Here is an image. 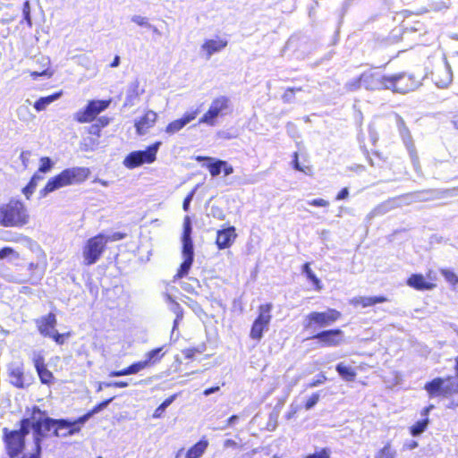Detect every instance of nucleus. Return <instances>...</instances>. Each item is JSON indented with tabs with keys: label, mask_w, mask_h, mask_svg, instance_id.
<instances>
[{
	"label": "nucleus",
	"mask_w": 458,
	"mask_h": 458,
	"mask_svg": "<svg viewBox=\"0 0 458 458\" xmlns=\"http://www.w3.org/2000/svg\"><path fill=\"white\" fill-rule=\"evenodd\" d=\"M28 417L21 419L19 428L2 429V440L9 458H40L41 442L45 433L39 420V407L27 409Z\"/></svg>",
	"instance_id": "obj_1"
},
{
	"label": "nucleus",
	"mask_w": 458,
	"mask_h": 458,
	"mask_svg": "<svg viewBox=\"0 0 458 458\" xmlns=\"http://www.w3.org/2000/svg\"><path fill=\"white\" fill-rule=\"evenodd\" d=\"M31 221L28 206L19 199H10L0 204V228L21 229Z\"/></svg>",
	"instance_id": "obj_2"
},
{
	"label": "nucleus",
	"mask_w": 458,
	"mask_h": 458,
	"mask_svg": "<svg viewBox=\"0 0 458 458\" xmlns=\"http://www.w3.org/2000/svg\"><path fill=\"white\" fill-rule=\"evenodd\" d=\"M90 175L88 167L74 166L64 169L56 175L51 177L40 190V197H46L49 193L70 185L81 184Z\"/></svg>",
	"instance_id": "obj_3"
},
{
	"label": "nucleus",
	"mask_w": 458,
	"mask_h": 458,
	"mask_svg": "<svg viewBox=\"0 0 458 458\" xmlns=\"http://www.w3.org/2000/svg\"><path fill=\"white\" fill-rule=\"evenodd\" d=\"M39 420L42 431H49L53 429V435L57 437H66L77 434L81 429V425L86 421H80L81 417L73 421H69L64 419H53L47 416L45 411L39 408Z\"/></svg>",
	"instance_id": "obj_4"
},
{
	"label": "nucleus",
	"mask_w": 458,
	"mask_h": 458,
	"mask_svg": "<svg viewBox=\"0 0 458 458\" xmlns=\"http://www.w3.org/2000/svg\"><path fill=\"white\" fill-rule=\"evenodd\" d=\"M106 239L104 233L89 237L82 247L83 265L89 267L96 264L106 250Z\"/></svg>",
	"instance_id": "obj_5"
},
{
	"label": "nucleus",
	"mask_w": 458,
	"mask_h": 458,
	"mask_svg": "<svg viewBox=\"0 0 458 458\" xmlns=\"http://www.w3.org/2000/svg\"><path fill=\"white\" fill-rule=\"evenodd\" d=\"M162 142L157 140L150 144L144 150L130 152L123 160V165L129 169L140 167L145 164H152L157 160V155Z\"/></svg>",
	"instance_id": "obj_6"
},
{
	"label": "nucleus",
	"mask_w": 458,
	"mask_h": 458,
	"mask_svg": "<svg viewBox=\"0 0 458 458\" xmlns=\"http://www.w3.org/2000/svg\"><path fill=\"white\" fill-rule=\"evenodd\" d=\"M272 303H264L259 306L258 316L252 322L250 330V337L252 340L259 342L262 339L264 333L268 330L272 319Z\"/></svg>",
	"instance_id": "obj_7"
},
{
	"label": "nucleus",
	"mask_w": 458,
	"mask_h": 458,
	"mask_svg": "<svg viewBox=\"0 0 458 458\" xmlns=\"http://www.w3.org/2000/svg\"><path fill=\"white\" fill-rule=\"evenodd\" d=\"M392 92L405 94L415 90L421 84L419 75L410 72H400L391 74Z\"/></svg>",
	"instance_id": "obj_8"
},
{
	"label": "nucleus",
	"mask_w": 458,
	"mask_h": 458,
	"mask_svg": "<svg viewBox=\"0 0 458 458\" xmlns=\"http://www.w3.org/2000/svg\"><path fill=\"white\" fill-rule=\"evenodd\" d=\"M342 318V313L335 309L325 311H312L306 316L305 328H323L335 324Z\"/></svg>",
	"instance_id": "obj_9"
},
{
	"label": "nucleus",
	"mask_w": 458,
	"mask_h": 458,
	"mask_svg": "<svg viewBox=\"0 0 458 458\" xmlns=\"http://www.w3.org/2000/svg\"><path fill=\"white\" fill-rule=\"evenodd\" d=\"M424 389L428 392V395L449 397L458 393V385L453 382V377L448 376L445 378L435 377L427 382Z\"/></svg>",
	"instance_id": "obj_10"
},
{
	"label": "nucleus",
	"mask_w": 458,
	"mask_h": 458,
	"mask_svg": "<svg viewBox=\"0 0 458 458\" xmlns=\"http://www.w3.org/2000/svg\"><path fill=\"white\" fill-rule=\"evenodd\" d=\"M111 104V99L89 100L86 106L74 114V120L80 123H91Z\"/></svg>",
	"instance_id": "obj_11"
},
{
	"label": "nucleus",
	"mask_w": 458,
	"mask_h": 458,
	"mask_svg": "<svg viewBox=\"0 0 458 458\" xmlns=\"http://www.w3.org/2000/svg\"><path fill=\"white\" fill-rule=\"evenodd\" d=\"M229 106L230 98L228 97L220 96L216 98L211 102L207 112L199 118V123L214 126L216 123V118L219 115H224Z\"/></svg>",
	"instance_id": "obj_12"
},
{
	"label": "nucleus",
	"mask_w": 458,
	"mask_h": 458,
	"mask_svg": "<svg viewBox=\"0 0 458 458\" xmlns=\"http://www.w3.org/2000/svg\"><path fill=\"white\" fill-rule=\"evenodd\" d=\"M364 88L369 90H391V74H381L377 72L366 71L362 72Z\"/></svg>",
	"instance_id": "obj_13"
},
{
	"label": "nucleus",
	"mask_w": 458,
	"mask_h": 458,
	"mask_svg": "<svg viewBox=\"0 0 458 458\" xmlns=\"http://www.w3.org/2000/svg\"><path fill=\"white\" fill-rule=\"evenodd\" d=\"M437 276L436 272L429 269L426 275L411 274L406 280V284L417 291H430L437 287Z\"/></svg>",
	"instance_id": "obj_14"
},
{
	"label": "nucleus",
	"mask_w": 458,
	"mask_h": 458,
	"mask_svg": "<svg viewBox=\"0 0 458 458\" xmlns=\"http://www.w3.org/2000/svg\"><path fill=\"white\" fill-rule=\"evenodd\" d=\"M321 347H336L344 342V331L340 328L322 330L310 337Z\"/></svg>",
	"instance_id": "obj_15"
},
{
	"label": "nucleus",
	"mask_w": 458,
	"mask_h": 458,
	"mask_svg": "<svg viewBox=\"0 0 458 458\" xmlns=\"http://www.w3.org/2000/svg\"><path fill=\"white\" fill-rule=\"evenodd\" d=\"M32 362L40 383L47 386L54 384L55 380V376L53 372L48 369L44 356L40 353L35 354L32 358Z\"/></svg>",
	"instance_id": "obj_16"
},
{
	"label": "nucleus",
	"mask_w": 458,
	"mask_h": 458,
	"mask_svg": "<svg viewBox=\"0 0 458 458\" xmlns=\"http://www.w3.org/2000/svg\"><path fill=\"white\" fill-rule=\"evenodd\" d=\"M199 114V109L198 108L185 112L182 117L168 123L165 128V132L170 136L179 132L184 126L194 121Z\"/></svg>",
	"instance_id": "obj_17"
},
{
	"label": "nucleus",
	"mask_w": 458,
	"mask_h": 458,
	"mask_svg": "<svg viewBox=\"0 0 458 458\" xmlns=\"http://www.w3.org/2000/svg\"><path fill=\"white\" fill-rule=\"evenodd\" d=\"M158 119V114L153 110H146L134 122L136 133L139 136L145 135L151 128H153Z\"/></svg>",
	"instance_id": "obj_18"
},
{
	"label": "nucleus",
	"mask_w": 458,
	"mask_h": 458,
	"mask_svg": "<svg viewBox=\"0 0 458 458\" xmlns=\"http://www.w3.org/2000/svg\"><path fill=\"white\" fill-rule=\"evenodd\" d=\"M35 324L38 333L43 337H47L55 330L57 318L54 312H48L47 314L37 318L35 320Z\"/></svg>",
	"instance_id": "obj_19"
},
{
	"label": "nucleus",
	"mask_w": 458,
	"mask_h": 458,
	"mask_svg": "<svg viewBox=\"0 0 458 458\" xmlns=\"http://www.w3.org/2000/svg\"><path fill=\"white\" fill-rule=\"evenodd\" d=\"M237 237L234 226H227L218 230L216 237V245L219 250L231 247Z\"/></svg>",
	"instance_id": "obj_20"
},
{
	"label": "nucleus",
	"mask_w": 458,
	"mask_h": 458,
	"mask_svg": "<svg viewBox=\"0 0 458 458\" xmlns=\"http://www.w3.org/2000/svg\"><path fill=\"white\" fill-rule=\"evenodd\" d=\"M388 301L386 296H357L350 301V303L354 307L368 308L375 306L378 303Z\"/></svg>",
	"instance_id": "obj_21"
},
{
	"label": "nucleus",
	"mask_w": 458,
	"mask_h": 458,
	"mask_svg": "<svg viewBox=\"0 0 458 458\" xmlns=\"http://www.w3.org/2000/svg\"><path fill=\"white\" fill-rule=\"evenodd\" d=\"M227 46V40L222 38L216 39H207L201 46L202 50L205 52L208 58L213 54L221 51Z\"/></svg>",
	"instance_id": "obj_22"
},
{
	"label": "nucleus",
	"mask_w": 458,
	"mask_h": 458,
	"mask_svg": "<svg viewBox=\"0 0 458 458\" xmlns=\"http://www.w3.org/2000/svg\"><path fill=\"white\" fill-rule=\"evenodd\" d=\"M10 383L17 388H24V371L22 366H13L8 369Z\"/></svg>",
	"instance_id": "obj_23"
},
{
	"label": "nucleus",
	"mask_w": 458,
	"mask_h": 458,
	"mask_svg": "<svg viewBox=\"0 0 458 458\" xmlns=\"http://www.w3.org/2000/svg\"><path fill=\"white\" fill-rule=\"evenodd\" d=\"M435 83L439 88H446L452 82V72L447 67L437 68L434 72Z\"/></svg>",
	"instance_id": "obj_24"
},
{
	"label": "nucleus",
	"mask_w": 458,
	"mask_h": 458,
	"mask_svg": "<svg viewBox=\"0 0 458 458\" xmlns=\"http://www.w3.org/2000/svg\"><path fill=\"white\" fill-rule=\"evenodd\" d=\"M37 63L39 64V69L30 72V77L36 80L38 77L46 76L50 78L53 75V71L50 70V60L47 56H41L38 59Z\"/></svg>",
	"instance_id": "obj_25"
},
{
	"label": "nucleus",
	"mask_w": 458,
	"mask_h": 458,
	"mask_svg": "<svg viewBox=\"0 0 458 458\" xmlns=\"http://www.w3.org/2000/svg\"><path fill=\"white\" fill-rule=\"evenodd\" d=\"M208 446V441L205 438L200 439L195 445L188 449L185 458H199Z\"/></svg>",
	"instance_id": "obj_26"
},
{
	"label": "nucleus",
	"mask_w": 458,
	"mask_h": 458,
	"mask_svg": "<svg viewBox=\"0 0 458 458\" xmlns=\"http://www.w3.org/2000/svg\"><path fill=\"white\" fill-rule=\"evenodd\" d=\"M335 370L341 378L347 382L354 381L357 376L356 370L353 368L346 366L343 362L336 364Z\"/></svg>",
	"instance_id": "obj_27"
},
{
	"label": "nucleus",
	"mask_w": 458,
	"mask_h": 458,
	"mask_svg": "<svg viewBox=\"0 0 458 458\" xmlns=\"http://www.w3.org/2000/svg\"><path fill=\"white\" fill-rule=\"evenodd\" d=\"M302 272L305 274L306 277L312 283L313 289L317 292H320L323 289V284L321 280L316 276L314 271L310 267V262H305L302 265Z\"/></svg>",
	"instance_id": "obj_28"
},
{
	"label": "nucleus",
	"mask_w": 458,
	"mask_h": 458,
	"mask_svg": "<svg viewBox=\"0 0 458 458\" xmlns=\"http://www.w3.org/2000/svg\"><path fill=\"white\" fill-rule=\"evenodd\" d=\"M41 180H43V176L38 174V173H35L30 179L27 185L21 190L27 199H30L31 195L34 193L38 182Z\"/></svg>",
	"instance_id": "obj_29"
},
{
	"label": "nucleus",
	"mask_w": 458,
	"mask_h": 458,
	"mask_svg": "<svg viewBox=\"0 0 458 458\" xmlns=\"http://www.w3.org/2000/svg\"><path fill=\"white\" fill-rule=\"evenodd\" d=\"M113 400H114V397H111L109 399H106V400L102 401L101 403H98L91 410H89L88 412H86L84 415L81 416L80 421H87L94 414L98 413V411H100L101 410L106 408Z\"/></svg>",
	"instance_id": "obj_30"
},
{
	"label": "nucleus",
	"mask_w": 458,
	"mask_h": 458,
	"mask_svg": "<svg viewBox=\"0 0 458 458\" xmlns=\"http://www.w3.org/2000/svg\"><path fill=\"white\" fill-rule=\"evenodd\" d=\"M193 261L194 260L183 259V261L181 263L176 274L174 276V280H179L186 276L190 272Z\"/></svg>",
	"instance_id": "obj_31"
},
{
	"label": "nucleus",
	"mask_w": 458,
	"mask_h": 458,
	"mask_svg": "<svg viewBox=\"0 0 458 458\" xmlns=\"http://www.w3.org/2000/svg\"><path fill=\"white\" fill-rule=\"evenodd\" d=\"M429 423L428 418L418 420L412 426L410 427V433L411 436L416 437L424 432Z\"/></svg>",
	"instance_id": "obj_32"
},
{
	"label": "nucleus",
	"mask_w": 458,
	"mask_h": 458,
	"mask_svg": "<svg viewBox=\"0 0 458 458\" xmlns=\"http://www.w3.org/2000/svg\"><path fill=\"white\" fill-rule=\"evenodd\" d=\"M60 96V93H55L47 97L40 98L34 103V108L37 111H41L46 108L47 105L55 100Z\"/></svg>",
	"instance_id": "obj_33"
},
{
	"label": "nucleus",
	"mask_w": 458,
	"mask_h": 458,
	"mask_svg": "<svg viewBox=\"0 0 458 458\" xmlns=\"http://www.w3.org/2000/svg\"><path fill=\"white\" fill-rule=\"evenodd\" d=\"M301 91H302L301 87L287 88L281 96L283 102L286 104L293 102L296 93Z\"/></svg>",
	"instance_id": "obj_34"
},
{
	"label": "nucleus",
	"mask_w": 458,
	"mask_h": 458,
	"mask_svg": "<svg viewBox=\"0 0 458 458\" xmlns=\"http://www.w3.org/2000/svg\"><path fill=\"white\" fill-rule=\"evenodd\" d=\"M395 452L392 447L391 442H386L382 448H380L375 458H394Z\"/></svg>",
	"instance_id": "obj_35"
},
{
	"label": "nucleus",
	"mask_w": 458,
	"mask_h": 458,
	"mask_svg": "<svg viewBox=\"0 0 458 458\" xmlns=\"http://www.w3.org/2000/svg\"><path fill=\"white\" fill-rule=\"evenodd\" d=\"M182 254L183 259L194 260V249L192 240L182 241Z\"/></svg>",
	"instance_id": "obj_36"
},
{
	"label": "nucleus",
	"mask_w": 458,
	"mask_h": 458,
	"mask_svg": "<svg viewBox=\"0 0 458 458\" xmlns=\"http://www.w3.org/2000/svg\"><path fill=\"white\" fill-rule=\"evenodd\" d=\"M72 336V332L58 333L56 329L53 331L47 337L51 338L56 344L63 345L68 338Z\"/></svg>",
	"instance_id": "obj_37"
},
{
	"label": "nucleus",
	"mask_w": 458,
	"mask_h": 458,
	"mask_svg": "<svg viewBox=\"0 0 458 458\" xmlns=\"http://www.w3.org/2000/svg\"><path fill=\"white\" fill-rule=\"evenodd\" d=\"M162 347L153 349L146 354V361H148V366H152L157 362L160 361L163 354H160Z\"/></svg>",
	"instance_id": "obj_38"
},
{
	"label": "nucleus",
	"mask_w": 458,
	"mask_h": 458,
	"mask_svg": "<svg viewBox=\"0 0 458 458\" xmlns=\"http://www.w3.org/2000/svg\"><path fill=\"white\" fill-rule=\"evenodd\" d=\"M225 165L224 160H216L207 165L209 174L215 177L220 174L222 166Z\"/></svg>",
	"instance_id": "obj_39"
},
{
	"label": "nucleus",
	"mask_w": 458,
	"mask_h": 458,
	"mask_svg": "<svg viewBox=\"0 0 458 458\" xmlns=\"http://www.w3.org/2000/svg\"><path fill=\"white\" fill-rule=\"evenodd\" d=\"M177 394H172L171 396L167 397L154 411L153 417L154 418H159L165 409L168 407L176 398Z\"/></svg>",
	"instance_id": "obj_40"
},
{
	"label": "nucleus",
	"mask_w": 458,
	"mask_h": 458,
	"mask_svg": "<svg viewBox=\"0 0 458 458\" xmlns=\"http://www.w3.org/2000/svg\"><path fill=\"white\" fill-rule=\"evenodd\" d=\"M205 351V345L202 344L200 347H191L182 350V354L185 359L192 360L197 354H200Z\"/></svg>",
	"instance_id": "obj_41"
},
{
	"label": "nucleus",
	"mask_w": 458,
	"mask_h": 458,
	"mask_svg": "<svg viewBox=\"0 0 458 458\" xmlns=\"http://www.w3.org/2000/svg\"><path fill=\"white\" fill-rule=\"evenodd\" d=\"M440 273L445 277V279L453 286L458 284V276L454 271L448 268H441Z\"/></svg>",
	"instance_id": "obj_42"
},
{
	"label": "nucleus",
	"mask_w": 458,
	"mask_h": 458,
	"mask_svg": "<svg viewBox=\"0 0 458 458\" xmlns=\"http://www.w3.org/2000/svg\"><path fill=\"white\" fill-rule=\"evenodd\" d=\"M302 458H331V451L327 447L316 450L314 453L307 454Z\"/></svg>",
	"instance_id": "obj_43"
},
{
	"label": "nucleus",
	"mask_w": 458,
	"mask_h": 458,
	"mask_svg": "<svg viewBox=\"0 0 458 458\" xmlns=\"http://www.w3.org/2000/svg\"><path fill=\"white\" fill-rule=\"evenodd\" d=\"M191 240V219L186 216L183 219V229L182 233V241Z\"/></svg>",
	"instance_id": "obj_44"
},
{
	"label": "nucleus",
	"mask_w": 458,
	"mask_h": 458,
	"mask_svg": "<svg viewBox=\"0 0 458 458\" xmlns=\"http://www.w3.org/2000/svg\"><path fill=\"white\" fill-rule=\"evenodd\" d=\"M53 162L48 157H43L40 158V165L36 173L39 174V173L46 174L52 169Z\"/></svg>",
	"instance_id": "obj_45"
},
{
	"label": "nucleus",
	"mask_w": 458,
	"mask_h": 458,
	"mask_svg": "<svg viewBox=\"0 0 458 458\" xmlns=\"http://www.w3.org/2000/svg\"><path fill=\"white\" fill-rule=\"evenodd\" d=\"M8 257L18 258L19 254L15 251V250L9 246H4L0 249V260L6 259Z\"/></svg>",
	"instance_id": "obj_46"
},
{
	"label": "nucleus",
	"mask_w": 458,
	"mask_h": 458,
	"mask_svg": "<svg viewBox=\"0 0 458 458\" xmlns=\"http://www.w3.org/2000/svg\"><path fill=\"white\" fill-rule=\"evenodd\" d=\"M346 86H347V89L350 90H357L361 86L364 87V80L362 79V73L359 77L349 81Z\"/></svg>",
	"instance_id": "obj_47"
},
{
	"label": "nucleus",
	"mask_w": 458,
	"mask_h": 458,
	"mask_svg": "<svg viewBox=\"0 0 458 458\" xmlns=\"http://www.w3.org/2000/svg\"><path fill=\"white\" fill-rule=\"evenodd\" d=\"M149 367L148 366V361H146L145 360H140V361H137V362H134L132 364H131V372L132 374H136L138 372H140V370L146 369Z\"/></svg>",
	"instance_id": "obj_48"
},
{
	"label": "nucleus",
	"mask_w": 458,
	"mask_h": 458,
	"mask_svg": "<svg viewBox=\"0 0 458 458\" xmlns=\"http://www.w3.org/2000/svg\"><path fill=\"white\" fill-rule=\"evenodd\" d=\"M319 400V394L318 393L312 394L308 400L304 403V408L306 410H310L313 406H315Z\"/></svg>",
	"instance_id": "obj_49"
},
{
	"label": "nucleus",
	"mask_w": 458,
	"mask_h": 458,
	"mask_svg": "<svg viewBox=\"0 0 458 458\" xmlns=\"http://www.w3.org/2000/svg\"><path fill=\"white\" fill-rule=\"evenodd\" d=\"M22 14L23 19L27 21V23L31 26V19H30V2L27 0L22 4Z\"/></svg>",
	"instance_id": "obj_50"
},
{
	"label": "nucleus",
	"mask_w": 458,
	"mask_h": 458,
	"mask_svg": "<svg viewBox=\"0 0 458 458\" xmlns=\"http://www.w3.org/2000/svg\"><path fill=\"white\" fill-rule=\"evenodd\" d=\"M131 374H132V372H131V368L130 365L123 369L111 371L109 373V377H122V376H128V375H131Z\"/></svg>",
	"instance_id": "obj_51"
},
{
	"label": "nucleus",
	"mask_w": 458,
	"mask_h": 458,
	"mask_svg": "<svg viewBox=\"0 0 458 458\" xmlns=\"http://www.w3.org/2000/svg\"><path fill=\"white\" fill-rule=\"evenodd\" d=\"M126 237V233H122V232H116V233H112L111 235H106V244L108 243V242H116V241H120V240H123Z\"/></svg>",
	"instance_id": "obj_52"
},
{
	"label": "nucleus",
	"mask_w": 458,
	"mask_h": 458,
	"mask_svg": "<svg viewBox=\"0 0 458 458\" xmlns=\"http://www.w3.org/2000/svg\"><path fill=\"white\" fill-rule=\"evenodd\" d=\"M309 205L313 207H321L326 208L329 206V202L324 199L318 198V199H313L309 201Z\"/></svg>",
	"instance_id": "obj_53"
},
{
	"label": "nucleus",
	"mask_w": 458,
	"mask_h": 458,
	"mask_svg": "<svg viewBox=\"0 0 458 458\" xmlns=\"http://www.w3.org/2000/svg\"><path fill=\"white\" fill-rule=\"evenodd\" d=\"M110 123V119L107 116L98 117L94 123H96L100 129L106 127Z\"/></svg>",
	"instance_id": "obj_54"
},
{
	"label": "nucleus",
	"mask_w": 458,
	"mask_h": 458,
	"mask_svg": "<svg viewBox=\"0 0 458 458\" xmlns=\"http://www.w3.org/2000/svg\"><path fill=\"white\" fill-rule=\"evenodd\" d=\"M293 166L295 170L305 173V169L301 166L299 163V156L297 152H294L293 156Z\"/></svg>",
	"instance_id": "obj_55"
},
{
	"label": "nucleus",
	"mask_w": 458,
	"mask_h": 458,
	"mask_svg": "<svg viewBox=\"0 0 458 458\" xmlns=\"http://www.w3.org/2000/svg\"><path fill=\"white\" fill-rule=\"evenodd\" d=\"M106 387H114V388H124L128 386V383L126 381H114L106 384Z\"/></svg>",
	"instance_id": "obj_56"
},
{
	"label": "nucleus",
	"mask_w": 458,
	"mask_h": 458,
	"mask_svg": "<svg viewBox=\"0 0 458 458\" xmlns=\"http://www.w3.org/2000/svg\"><path fill=\"white\" fill-rule=\"evenodd\" d=\"M194 195V191H191L183 199L182 202V208L184 211H188L190 208V203L192 199V197Z\"/></svg>",
	"instance_id": "obj_57"
},
{
	"label": "nucleus",
	"mask_w": 458,
	"mask_h": 458,
	"mask_svg": "<svg viewBox=\"0 0 458 458\" xmlns=\"http://www.w3.org/2000/svg\"><path fill=\"white\" fill-rule=\"evenodd\" d=\"M102 129H100L96 123H92L89 129H88V132L89 134H92V135H95V136H100V132H101Z\"/></svg>",
	"instance_id": "obj_58"
},
{
	"label": "nucleus",
	"mask_w": 458,
	"mask_h": 458,
	"mask_svg": "<svg viewBox=\"0 0 458 458\" xmlns=\"http://www.w3.org/2000/svg\"><path fill=\"white\" fill-rule=\"evenodd\" d=\"M30 156V151H21V153L20 154V159L25 168L28 166Z\"/></svg>",
	"instance_id": "obj_59"
},
{
	"label": "nucleus",
	"mask_w": 458,
	"mask_h": 458,
	"mask_svg": "<svg viewBox=\"0 0 458 458\" xmlns=\"http://www.w3.org/2000/svg\"><path fill=\"white\" fill-rule=\"evenodd\" d=\"M131 20L133 22H135L136 24H138L140 26H148V25L147 19L142 16H133Z\"/></svg>",
	"instance_id": "obj_60"
},
{
	"label": "nucleus",
	"mask_w": 458,
	"mask_h": 458,
	"mask_svg": "<svg viewBox=\"0 0 458 458\" xmlns=\"http://www.w3.org/2000/svg\"><path fill=\"white\" fill-rule=\"evenodd\" d=\"M326 380H327V377L324 374H320L318 376V379H316V380H314V381H312V382H310L309 384V386L310 387H315V386L324 383Z\"/></svg>",
	"instance_id": "obj_61"
},
{
	"label": "nucleus",
	"mask_w": 458,
	"mask_h": 458,
	"mask_svg": "<svg viewBox=\"0 0 458 458\" xmlns=\"http://www.w3.org/2000/svg\"><path fill=\"white\" fill-rule=\"evenodd\" d=\"M349 195V191H348V188H343L335 196V199L336 200H341V199H344L348 197Z\"/></svg>",
	"instance_id": "obj_62"
},
{
	"label": "nucleus",
	"mask_w": 458,
	"mask_h": 458,
	"mask_svg": "<svg viewBox=\"0 0 458 458\" xmlns=\"http://www.w3.org/2000/svg\"><path fill=\"white\" fill-rule=\"evenodd\" d=\"M222 170L225 175H229L233 173V167L229 165L226 161H225V165L222 166Z\"/></svg>",
	"instance_id": "obj_63"
},
{
	"label": "nucleus",
	"mask_w": 458,
	"mask_h": 458,
	"mask_svg": "<svg viewBox=\"0 0 458 458\" xmlns=\"http://www.w3.org/2000/svg\"><path fill=\"white\" fill-rule=\"evenodd\" d=\"M451 123L453 127L458 131V111L454 112L451 116Z\"/></svg>",
	"instance_id": "obj_64"
}]
</instances>
